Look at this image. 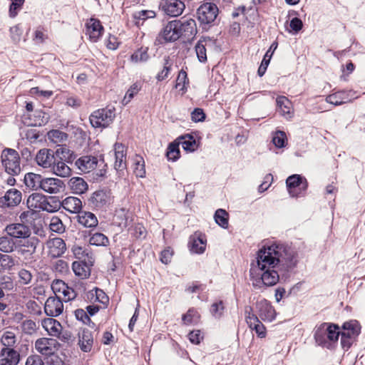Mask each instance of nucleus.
Instances as JSON below:
<instances>
[{"label": "nucleus", "instance_id": "f257e3e1", "mask_svg": "<svg viewBox=\"0 0 365 365\" xmlns=\"http://www.w3.org/2000/svg\"><path fill=\"white\" fill-rule=\"evenodd\" d=\"M256 264L250 269L252 285L256 289L274 286L281 277L289 279L299 262L297 249L288 244L264 245L257 252Z\"/></svg>", "mask_w": 365, "mask_h": 365}, {"label": "nucleus", "instance_id": "f03ea898", "mask_svg": "<svg viewBox=\"0 0 365 365\" xmlns=\"http://www.w3.org/2000/svg\"><path fill=\"white\" fill-rule=\"evenodd\" d=\"M218 14V8L215 4L206 2L202 4L197 10L196 15L203 30H207L216 19Z\"/></svg>", "mask_w": 365, "mask_h": 365}, {"label": "nucleus", "instance_id": "7ed1b4c3", "mask_svg": "<svg viewBox=\"0 0 365 365\" xmlns=\"http://www.w3.org/2000/svg\"><path fill=\"white\" fill-rule=\"evenodd\" d=\"M115 117V108H106L93 111L89 117V120L93 128L103 129L108 127Z\"/></svg>", "mask_w": 365, "mask_h": 365}, {"label": "nucleus", "instance_id": "20e7f679", "mask_svg": "<svg viewBox=\"0 0 365 365\" xmlns=\"http://www.w3.org/2000/svg\"><path fill=\"white\" fill-rule=\"evenodd\" d=\"M2 164L5 171L11 175H17L21 172L20 157L17 151L6 148L1 154Z\"/></svg>", "mask_w": 365, "mask_h": 365}, {"label": "nucleus", "instance_id": "39448f33", "mask_svg": "<svg viewBox=\"0 0 365 365\" xmlns=\"http://www.w3.org/2000/svg\"><path fill=\"white\" fill-rule=\"evenodd\" d=\"M286 185L291 197H299L304 195L308 187V182L304 177L294 174L287 178Z\"/></svg>", "mask_w": 365, "mask_h": 365}, {"label": "nucleus", "instance_id": "423d86ee", "mask_svg": "<svg viewBox=\"0 0 365 365\" xmlns=\"http://www.w3.org/2000/svg\"><path fill=\"white\" fill-rule=\"evenodd\" d=\"M256 309L258 313V317L262 321L271 322L276 318V311L271 303L262 299L256 302Z\"/></svg>", "mask_w": 365, "mask_h": 365}, {"label": "nucleus", "instance_id": "0eeeda50", "mask_svg": "<svg viewBox=\"0 0 365 365\" xmlns=\"http://www.w3.org/2000/svg\"><path fill=\"white\" fill-rule=\"evenodd\" d=\"M59 346L60 344L53 338L43 337L38 339L35 342L36 351L46 356H48L55 352Z\"/></svg>", "mask_w": 365, "mask_h": 365}, {"label": "nucleus", "instance_id": "6e6552de", "mask_svg": "<svg viewBox=\"0 0 365 365\" xmlns=\"http://www.w3.org/2000/svg\"><path fill=\"white\" fill-rule=\"evenodd\" d=\"M91 206L96 209L106 208L110 201V192L107 190L95 191L88 199Z\"/></svg>", "mask_w": 365, "mask_h": 365}, {"label": "nucleus", "instance_id": "1a4fd4ad", "mask_svg": "<svg viewBox=\"0 0 365 365\" xmlns=\"http://www.w3.org/2000/svg\"><path fill=\"white\" fill-rule=\"evenodd\" d=\"M56 150L43 148L37 153L36 161L39 166L50 170L51 166L56 162Z\"/></svg>", "mask_w": 365, "mask_h": 365}, {"label": "nucleus", "instance_id": "9d476101", "mask_svg": "<svg viewBox=\"0 0 365 365\" xmlns=\"http://www.w3.org/2000/svg\"><path fill=\"white\" fill-rule=\"evenodd\" d=\"M176 25L175 20L171 21L163 28L158 38L160 43L173 42L180 38V31Z\"/></svg>", "mask_w": 365, "mask_h": 365}, {"label": "nucleus", "instance_id": "9b49d317", "mask_svg": "<svg viewBox=\"0 0 365 365\" xmlns=\"http://www.w3.org/2000/svg\"><path fill=\"white\" fill-rule=\"evenodd\" d=\"M8 235L13 239H26L31 236V229L23 223H12L6 227Z\"/></svg>", "mask_w": 365, "mask_h": 365}, {"label": "nucleus", "instance_id": "f8f14e48", "mask_svg": "<svg viewBox=\"0 0 365 365\" xmlns=\"http://www.w3.org/2000/svg\"><path fill=\"white\" fill-rule=\"evenodd\" d=\"M175 23L178 30L180 31V37L184 36L185 38H190L196 34L197 26L193 19L190 18L175 20Z\"/></svg>", "mask_w": 365, "mask_h": 365}, {"label": "nucleus", "instance_id": "ddd939ff", "mask_svg": "<svg viewBox=\"0 0 365 365\" xmlns=\"http://www.w3.org/2000/svg\"><path fill=\"white\" fill-rule=\"evenodd\" d=\"M206 242L205 235L201 232H195L189 238L188 247L190 251L195 254H202L205 250Z\"/></svg>", "mask_w": 365, "mask_h": 365}, {"label": "nucleus", "instance_id": "4468645a", "mask_svg": "<svg viewBox=\"0 0 365 365\" xmlns=\"http://www.w3.org/2000/svg\"><path fill=\"white\" fill-rule=\"evenodd\" d=\"M63 310V304L61 299L56 297H49L44 305V312L47 316L56 317L59 316Z\"/></svg>", "mask_w": 365, "mask_h": 365}, {"label": "nucleus", "instance_id": "2eb2a0df", "mask_svg": "<svg viewBox=\"0 0 365 365\" xmlns=\"http://www.w3.org/2000/svg\"><path fill=\"white\" fill-rule=\"evenodd\" d=\"M87 34L91 41L97 42L103 35L104 28L100 20L91 18L86 24Z\"/></svg>", "mask_w": 365, "mask_h": 365}, {"label": "nucleus", "instance_id": "dca6fc26", "mask_svg": "<svg viewBox=\"0 0 365 365\" xmlns=\"http://www.w3.org/2000/svg\"><path fill=\"white\" fill-rule=\"evenodd\" d=\"M162 8L167 15L175 17L182 13L185 4L180 0H165L162 4Z\"/></svg>", "mask_w": 365, "mask_h": 365}, {"label": "nucleus", "instance_id": "f3484780", "mask_svg": "<svg viewBox=\"0 0 365 365\" xmlns=\"http://www.w3.org/2000/svg\"><path fill=\"white\" fill-rule=\"evenodd\" d=\"M93 260L88 259L86 261H75L72 264V269L74 274L81 278L86 279L91 275V268L93 265Z\"/></svg>", "mask_w": 365, "mask_h": 365}, {"label": "nucleus", "instance_id": "a211bd4d", "mask_svg": "<svg viewBox=\"0 0 365 365\" xmlns=\"http://www.w3.org/2000/svg\"><path fill=\"white\" fill-rule=\"evenodd\" d=\"M65 185L63 182L56 178H44L41 190L48 193H58L63 191Z\"/></svg>", "mask_w": 365, "mask_h": 365}, {"label": "nucleus", "instance_id": "6ab92c4d", "mask_svg": "<svg viewBox=\"0 0 365 365\" xmlns=\"http://www.w3.org/2000/svg\"><path fill=\"white\" fill-rule=\"evenodd\" d=\"M21 200V192L16 189L9 190L0 197V207H14L20 203Z\"/></svg>", "mask_w": 365, "mask_h": 365}, {"label": "nucleus", "instance_id": "aec40b11", "mask_svg": "<svg viewBox=\"0 0 365 365\" xmlns=\"http://www.w3.org/2000/svg\"><path fill=\"white\" fill-rule=\"evenodd\" d=\"M78 344L83 352H90L93 345V333L88 329H83L78 333Z\"/></svg>", "mask_w": 365, "mask_h": 365}, {"label": "nucleus", "instance_id": "412c9836", "mask_svg": "<svg viewBox=\"0 0 365 365\" xmlns=\"http://www.w3.org/2000/svg\"><path fill=\"white\" fill-rule=\"evenodd\" d=\"M351 91H340L327 96L326 101L336 106H340L351 101L353 98V95H351Z\"/></svg>", "mask_w": 365, "mask_h": 365}, {"label": "nucleus", "instance_id": "4be33fe9", "mask_svg": "<svg viewBox=\"0 0 365 365\" xmlns=\"http://www.w3.org/2000/svg\"><path fill=\"white\" fill-rule=\"evenodd\" d=\"M361 331V327L356 320H350L345 322L341 326L340 330L341 336L348 338H356Z\"/></svg>", "mask_w": 365, "mask_h": 365}, {"label": "nucleus", "instance_id": "5701e85b", "mask_svg": "<svg viewBox=\"0 0 365 365\" xmlns=\"http://www.w3.org/2000/svg\"><path fill=\"white\" fill-rule=\"evenodd\" d=\"M48 249L51 257L56 258L65 253L66 245L63 240L60 237H55L49 242Z\"/></svg>", "mask_w": 365, "mask_h": 365}, {"label": "nucleus", "instance_id": "b1692460", "mask_svg": "<svg viewBox=\"0 0 365 365\" xmlns=\"http://www.w3.org/2000/svg\"><path fill=\"white\" fill-rule=\"evenodd\" d=\"M98 160L96 157L85 155L79 158L75 162V165L78 170L82 172L88 173L96 168Z\"/></svg>", "mask_w": 365, "mask_h": 365}, {"label": "nucleus", "instance_id": "393cba45", "mask_svg": "<svg viewBox=\"0 0 365 365\" xmlns=\"http://www.w3.org/2000/svg\"><path fill=\"white\" fill-rule=\"evenodd\" d=\"M176 140L186 152L192 153L197 149L198 145L193 133L182 135Z\"/></svg>", "mask_w": 365, "mask_h": 365}, {"label": "nucleus", "instance_id": "a878e982", "mask_svg": "<svg viewBox=\"0 0 365 365\" xmlns=\"http://www.w3.org/2000/svg\"><path fill=\"white\" fill-rule=\"evenodd\" d=\"M1 359L8 365H17L20 361L19 353L13 348L4 347L1 351Z\"/></svg>", "mask_w": 365, "mask_h": 365}, {"label": "nucleus", "instance_id": "bb28decb", "mask_svg": "<svg viewBox=\"0 0 365 365\" xmlns=\"http://www.w3.org/2000/svg\"><path fill=\"white\" fill-rule=\"evenodd\" d=\"M77 218L78 222L85 227H95L98 225V222L96 216L91 212H79Z\"/></svg>", "mask_w": 365, "mask_h": 365}, {"label": "nucleus", "instance_id": "cd10ccee", "mask_svg": "<svg viewBox=\"0 0 365 365\" xmlns=\"http://www.w3.org/2000/svg\"><path fill=\"white\" fill-rule=\"evenodd\" d=\"M50 171L56 175L65 178L71 175V169L66 165V162L56 157V162L51 166Z\"/></svg>", "mask_w": 365, "mask_h": 365}, {"label": "nucleus", "instance_id": "c85d7f7f", "mask_svg": "<svg viewBox=\"0 0 365 365\" xmlns=\"http://www.w3.org/2000/svg\"><path fill=\"white\" fill-rule=\"evenodd\" d=\"M62 207L71 213L81 212L82 202L76 197H68L62 200Z\"/></svg>", "mask_w": 365, "mask_h": 365}, {"label": "nucleus", "instance_id": "c756f323", "mask_svg": "<svg viewBox=\"0 0 365 365\" xmlns=\"http://www.w3.org/2000/svg\"><path fill=\"white\" fill-rule=\"evenodd\" d=\"M278 43L277 41H274L270 46L269 48L267 50L266 53L264 56V58L262 61L261 65L259 66L257 74L259 76L262 77L264 75L267 68L269 64L270 60L272 58V56L275 51V50L277 48Z\"/></svg>", "mask_w": 365, "mask_h": 365}, {"label": "nucleus", "instance_id": "7c9ffc66", "mask_svg": "<svg viewBox=\"0 0 365 365\" xmlns=\"http://www.w3.org/2000/svg\"><path fill=\"white\" fill-rule=\"evenodd\" d=\"M43 178L41 175L28 173L24 176L26 186L31 190H37L41 188Z\"/></svg>", "mask_w": 365, "mask_h": 365}, {"label": "nucleus", "instance_id": "2f4dec72", "mask_svg": "<svg viewBox=\"0 0 365 365\" xmlns=\"http://www.w3.org/2000/svg\"><path fill=\"white\" fill-rule=\"evenodd\" d=\"M62 207V201L58 197L48 196L45 198L44 203L41 205V210L48 212H56Z\"/></svg>", "mask_w": 365, "mask_h": 365}, {"label": "nucleus", "instance_id": "473e14b6", "mask_svg": "<svg viewBox=\"0 0 365 365\" xmlns=\"http://www.w3.org/2000/svg\"><path fill=\"white\" fill-rule=\"evenodd\" d=\"M124 146L120 143L115 144V161L114 163V168L117 170H122L126 168L125 157L126 155L124 153Z\"/></svg>", "mask_w": 365, "mask_h": 365}, {"label": "nucleus", "instance_id": "72a5a7b5", "mask_svg": "<svg viewBox=\"0 0 365 365\" xmlns=\"http://www.w3.org/2000/svg\"><path fill=\"white\" fill-rule=\"evenodd\" d=\"M68 185L75 194L81 195L88 190L87 182L81 177H73L68 180Z\"/></svg>", "mask_w": 365, "mask_h": 365}, {"label": "nucleus", "instance_id": "f704fd0d", "mask_svg": "<svg viewBox=\"0 0 365 365\" xmlns=\"http://www.w3.org/2000/svg\"><path fill=\"white\" fill-rule=\"evenodd\" d=\"M43 327L47 331L49 335L56 336L59 334L62 327L57 320L53 318H47L42 321Z\"/></svg>", "mask_w": 365, "mask_h": 365}, {"label": "nucleus", "instance_id": "c9c22d12", "mask_svg": "<svg viewBox=\"0 0 365 365\" xmlns=\"http://www.w3.org/2000/svg\"><path fill=\"white\" fill-rule=\"evenodd\" d=\"M326 325L327 324L322 323L319 327H317L314 331V337L316 343L319 346L328 348L329 343L327 337V332L325 329Z\"/></svg>", "mask_w": 365, "mask_h": 365}, {"label": "nucleus", "instance_id": "e433bc0d", "mask_svg": "<svg viewBox=\"0 0 365 365\" xmlns=\"http://www.w3.org/2000/svg\"><path fill=\"white\" fill-rule=\"evenodd\" d=\"M56 153L58 158L69 164H72L77 157V155L73 151L71 150L66 145L57 148Z\"/></svg>", "mask_w": 365, "mask_h": 365}, {"label": "nucleus", "instance_id": "4c0bfd02", "mask_svg": "<svg viewBox=\"0 0 365 365\" xmlns=\"http://www.w3.org/2000/svg\"><path fill=\"white\" fill-rule=\"evenodd\" d=\"M207 41H211V38L208 36L201 37L195 46L197 59L201 63H205L207 60L205 48Z\"/></svg>", "mask_w": 365, "mask_h": 365}, {"label": "nucleus", "instance_id": "58836bf2", "mask_svg": "<svg viewBox=\"0 0 365 365\" xmlns=\"http://www.w3.org/2000/svg\"><path fill=\"white\" fill-rule=\"evenodd\" d=\"M248 326L250 329L255 331L257 336L260 338H264L266 336V328L264 324L259 321L258 317L252 316L248 320Z\"/></svg>", "mask_w": 365, "mask_h": 365}, {"label": "nucleus", "instance_id": "ea45409f", "mask_svg": "<svg viewBox=\"0 0 365 365\" xmlns=\"http://www.w3.org/2000/svg\"><path fill=\"white\" fill-rule=\"evenodd\" d=\"M327 324L325 327L327 340L332 342H336L341 336L340 328L338 324L334 323L324 322Z\"/></svg>", "mask_w": 365, "mask_h": 365}, {"label": "nucleus", "instance_id": "a19ab883", "mask_svg": "<svg viewBox=\"0 0 365 365\" xmlns=\"http://www.w3.org/2000/svg\"><path fill=\"white\" fill-rule=\"evenodd\" d=\"M179 146L180 143L177 140L169 143L166 150V157L168 160L175 162L180 158V151Z\"/></svg>", "mask_w": 365, "mask_h": 365}, {"label": "nucleus", "instance_id": "79ce46f5", "mask_svg": "<svg viewBox=\"0 0 365 365\" xmlns=\"http://www.w3.org/2000/svg\"><path fill=\"white\" fill-rule=\"evenodd\" d=\"M46 196L40 193H33L29 195L27 200V205L29 208L41 210V205L44 203Z\"/></svg>", "mask_w": 365, "mask_h": 365}, {"label": "nucleus", "instance_id": "37998d69", "mask_svg": "<svg viewBox=\"0 0 365 365\" xmlns=\"http://www.w3.org/2000/svg\"><path fill=\"white\" fill-rule=\"evenodd\" d=\"M15 247L16 243L9 235L0 237V251L5 253L11 252Z\"/></svg>", "mask_w": 365, "mask_h": 365}, {"label": "nucleus", "instance_id": "c03bdc74", "mask_svg": "<svg viewBox=\"0 0 365 365\" xmlns=\"http://www.w3.org/2000/svg\"><path fill=\"white\" fill-rule=\"evenodd\" d=\"M24 242L22 245L23 247H24L25 250H24V252H27L30 255H33L36 252V247L39 244L40 240L38 237L34 236V237H29L28 238L24 239Z\"/></svg>", "mask_w": 365, "mask_h": 365}, {"label": "nucleus", "instance_id": "a18cd8bd", "mask_svg": "<svg viewBox=\"0 0 365 365\" xmlns=\"http://www.w3.org/2000/svg\"><path fill=\"white\" fill-rule=\"evenodd\" d=\"M89 242L91 245L97 247L107 246L109 244V240L104 234L95 232L91 236Z\"/></svg>", "mask_w": 365, "mask_h": 365}, {"label": "nucleus", "instance_id": "49530a36", "mask_svg": "<svg viewBox=\"0 0 365 365\" xmlns=\"http://www.w3.org/2000/svg\"><path fill=\"white\" fill-rule=\"evenodd\" d=\"M272 143L278 148H284L287 144V138L285 132L277 130L273 133Z\"/></svg>", "mask_w": 365, "mask_h": 365}, {"label": "nucleus", "instance_id": "de8ad7c7", "mask_svg": "<svg viewBox=\"0 0 365 365\" xmlns=\"http://www.w3.org/2000/svg\"><path fill=\"white\" fill-rule=\"evenodd\" d=\"M215 222L222 228L228 226V213L223 209H218L214 215Z\"/></svg>", "mask_w": 365, "mask_h": 365}, {"label": "nucleus", "instance_id": "09e8293b", "mask_svg": "<svg viewBox=\"0 0 365 365\" xmlns=\"http://www.w3.org/2000/svg\"><path fill=\"white\" fill-rule=\"evenodd\" d=\"M134 173L138 178H144L145 176V161L142 156L135 155L134 158Z\"/></svg>", "mask_w": 365, "mask_h": 365}, {"label": "nucleus", "instance_id": "8fccbe9b", "mask_svg": "<svg viewBox=\"0 0 365 365\" xmlns=\"http://www.w3.org/2000/svg\"><path fill=\"white\" fill-rule=\"evenodd\" d=\"M47 135L48 139L56 144L63 143L68 139V134L59 130H51Z\"/></svg>", "mask_w": 365, "mask_h": 365}, {"label": "nucleus", "instance_id": "3c124183", "mask_svg": "<svg viewBox=\"0 0 365 365\" xmlns=\"http://www.w3.org/2000/svg\"><path fill=\"white\" fill-rule=\"evenodd\" d=\"M148 51V47H141L138 48L131 55V60L136 63L146 62L149 59Z\"/></svg>", "mask_w": 365, "mask_h": 365}, {"label": "nucleus", "instance_id": "603ef678", "mask_svg": "<svg viewBox=\"0 0 365 365\" xmlns=\"http://www.w3.org/2000/svg\"><path fill=\"white\" fill-rule=\"evenodd\" d=\"M76 319L78 321L82 322L84 324L89 326L91 328H94L96 324L92 322L86 312L83 309H77L74 312Z\"/></svg>", "mask_w": 365, "mask_h": 365}, {"label": "nucleus", "instance_id": "864d4df0", "mask_svg": "<svg viewBox=\"0 0 365 365\" xmlns=\"http://www.w3.org/2000/svg\"><path fill=\"white\" fill-rule=\"evenodd\" d=\"M155 16V12L150 10H142L140 11H136L133 14V18L136 20L135 24L137 26L140 25V20L143 21L148 19L153 18Z\"/></svg>", "mask_w": 365, "mask_h": 365}, {"label": "nucleus", "instance_id": "5fc2aeb1", "mask_svg": "<svg viewBox=\"0 0 365 365\" xmlns=\"http://www.w3.org/2000/svg\"><path fill=\"white\" fill-rule=\"evenodd\" d=\"M21 329L24 334L31 335L36 332L37 325L34 321L26 319L21 323Z\"/></svg>", "mask_w": 365, "mask_h": 365}, {"label": "nucleus", "instance_id": "6e6d98bb", "mask_svg": "<svg viewBox=\"0 0 365 365\" xmlns=\"http://www.w3.org/2000/svg\"><path fill=\"white\" fill-rule=\"evenodd\" d=\"M277 104L283 115L289 114L291 102L285 96H279L277 98Z\"/></svg>", "mask_w": 365, "mask_h": 365}, {"label": "nucleus", "instance_id": "4d7b16f0", "mask_svg": "<svg viewBox=\"0 0 365 365\" xmlns=\"http://www.w3.org/2000/svg\"><path fill=\"white\" fill-rule=\"evenodd\" d=\"M171 69V63H170V57L165 56L164 58L163 69L158 73L156 78L158 81H162L165 79Z\"/></svg>", "mask_w": 365, "mask_h": 365}, {"label": "nucleus", "instance_id": "13d9d810", "mask_svg": "<svg viewBox=\"0 0 365 365\" xmlns=\"http://www.w3.org/2000/svg\"><path fill=\"white\" fill-rule=\"evenodd\" d=\"M19 282L23 285H27L31 283L33 275L31 272L26 269H21L18 272Z\"/></svg>", "mask_w": 365, "mask_h": 365}, {"label": "nucleus", "instance_id": "bf43d9fd", "mask_svg": "<svg viewBox=\"0 0 365 365\" xmlns=\"http://www.w3.org/2000/svg\"><path fill=\"white\" fill-rule=\"evenodd\" d=\"M1 343L5 347L11 348L16 343V336L12 331H6L1 337Z\"/></svg>", "mask_w": 365, "mask_h": 365}, {"label": "nucleus", "instance_id": "052dcab7", "mask_svg": "<svg viewBox=\"0 0 365 365\" xmlns=\"http://www.w3.org/2000/svg\"><path fill=\"white\" fill-rule=\"evenodd\" d=\"M65 355H62V356L55 354H53L47 356L46 357V363L48 365H66L64 361Z\"/></svg>", "mask_w": 365, "mask_h": 365}, {"label": "nucleus", "instance_id": "680f3d73", "mask_svg": "<svg viewBox=\"0 0 365 365\" xmlns=\"http://www.w3.org/2000/svg\"><path fill=\"white\" fill-rule=\"evenodd\" d=\"M224 309L223 302L220 300L212 304L210 312L214 317L220 319L222 316Z\"/></svg>", "mask_w": 365, "mask_h": 365}, {"label": "nucleus", "instance_id": "e2e57ef3", "mask_svg": "<svg viewBox=\"0 0 365 365\" xmlns=\"http://www.w3.org/2000/svg\"><path fill=\"white\" fill-rule=\"evenodd\" d=\"M50 229L55 232L62 233L65 231V227L62 221L58 217H53L50 223Z\"/></svg>", "mask_w": 365, "mask_h": 365}, {"label": "nucleus", "instance_id": "0e129e2a", "mask_svg": "<svg viewBox=\"0 0 365 365\" xmlns=\"http://www.w3.org/2000/svg\"><path fill=\"white\" fill-rule=\"evenodd\" d=\"M11 3L9 6V16L11 18H14L17 14L18 11L23 6L25 0H11Z\"/></svg>", "mask_w": 365, "mask_h": 365}, {"label": "nucleus", "instance_id": "69168bd1", "mask_svg": "<svg viewBox=\"0 0 365 365\" xmlns=\"http://www.w3.org/2000/svg\"><path fill=\"white\" fill-rule=\"evenodd\" d=\"M140 87L137 83L133 84L127 91L125 96L123 100L124 104H128L130 100L138 93Z\"/></svg>", "mask_w": 365, "mask_h": 365}, {"label": "nucleus", "instance_id": "338daca9", "mask_svg": "<svg viewBox=\"0 0 365 365\" xmlns=\"http://www.w3.org/2000/svg\"><path fill=\"white\" fill-rule=\"evenodd\" d=\"M206 118V115L203 109L195 108L191 112V120L195 123L203 122Z\"/></svg>", "mask_w": 365, "mask_h": 365}, {"label": "nucleus", "instance_id": "774afa93", "mask_svg": "<svg viewBox=\"0 0 365 365\" xmlns=\"http://www.w3.org/2000/svg\"><path fill=\"white\" fill-rule=\"evenodd\" d=\"M10 35L12 41L14 43H18L21 40V37L23 33V29L19 24L10 28Z\"/></svg>", "mask_w": 365, "mask_h": 365}]
</instances>
